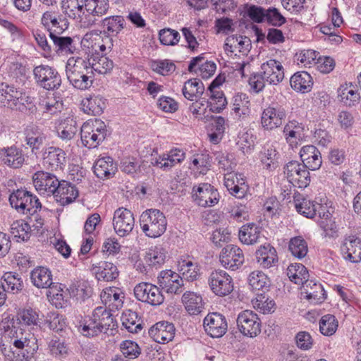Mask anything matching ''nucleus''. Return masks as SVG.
Listing matches in <instances>:
<instances>
[{"instance_id":"1","label":"nucleus","mask_w":361,"mask_h":361,"mask_svg":"<svg viewBox=\"0 0 361 361\" xmlns=\"http://www.w3.org/2000/svg\"><path fill=\"white\" fill-rule=\"evenodd\" d=\"M93 69L88 57H71L66 65L67 79L74 88L88 90L92 86L94 80Z\"/></svg>"},{"instance_id":"2","label":"nucleus","mask_w":361,"mask_h":361,"mask_svg":"<svg viewBox=\"0 0 361 361\" xmlns=\"http://www.w3.org/2000/svg\"><path fill=\"white\" fill-rule=\"evenodd\" d=\"M11 206L19 214L34 216L42 208L39 198L26 189L13 190L8 198Z\"/></svg>"},{"instance_id":"3","label":"nucleus","mask_w":361,"mask_h":361,"mask_svg":"<svg viewBox=\"0 0 361 361\" xmlns=\"http://www.w3.org/2000/svg\"><path fill=\"white\" fill-rule=\"evenodd\" d=\"M140 225L147 236L155 238L165 233L167 220L164 214L160 210L148 209L141 214Z\"/></svg>"},{"instance_id":"4","label":"nucleus","mask_w":361,"mask_h":361,"mask_svg":"<svg viewBox=\"0 0 361 361\" xmlns=\"http://www.w3.org/2000/svg\"><path fill=\"white\" fill-rule=\"evenodd\" d=\"M109 135L105 123L100 119H95L92 123H84L80 127L82 143L89 149L97 147Z\"/></svg>"},{"instance_id":"5","label":"nucleus","mask_w":361,"mask_h":361,"mask_svg":"<svg viewBox=\"0 0 361 361\" xmlns=\"http://www.w3.org/2000/svg\"><path fill=\"white\" fill-rule=\"evenodd\" d=\"M32 284L38 288H49L47 293L48 298L59 300L63 296L61 284L54 283L51 271L47 267H37L30 273Z\"/></svg>"},{"instance_id":"6","label":"nucleus","mask_w":361,"mask_h":361,"mask_svg":"<svg viewBox=\"0 0 361 361\" xmlns=\"http://www.w3.org/2000/svg\"><path fill=\"white\" fill-rule=\"evenodd\" d=\"M33 76L37 86L46 90H56L60 88L61 77L56 68L49 65L41 64L34 67Z\"/></svg>"},{"instance_id":"7","label":"nucleus","mask_w":361,"mask_h":361,"mask_svg":"<svg viewBox=\"0 0 361 361\" xmlns=\"http://www.w3.org/2000/svg\"><path fill=\"white\" fill-rule=\"evenodd\" d=\"M287 116V109L278 102H271L261 114V125L264 130H273L279 128Z\"/></svg>"},{"instance_id":"8","label":"nucleus","mask_w":361,"mask_h":361,"mask_svg":"<svg viewBox=\"0 0 361 361\" xmlns=\"http://www.w3.org/2000/svg\"><path fill=\"white\" fill-rule=\"evenodd\" d=\"M288 181L295 187L305 188L311 181L308 168L298 161H290L283 167Z\"/></svg>"},{"instance_id":"9","label":"nucleus","mask_w":361,"mask_h":361,"mask_svg":"<svg viewBox=\"0 0 361 361\" xmlns=\"http://www.w3.org/2000/svg\"><path fill=\"white\" fill-rule=\"evenodd\" d=\"M192 197L198 206L212 207L218 204L220 195L217 189L213 185L207 183H202L192 187Z\"/></svg>"},{"instance_id":"10","label":"nucleus","mask_w":361,"mask_h":361,"mask_svg":"<svg viewBox=\"0 0 361 361\" xmlns=\"http://www.w3.org/2000/svg\"><path fill=\"white\" fill-rule=\"evenodd\" d=\"M135 298L152 306H159L164 301V296L158 286L148 282H141L134 288Z\"/></svg>"},{"instance_id":"11","label":"nucleus","mask_w":361,"mask_h":361,"mask_svg":"<svg viewBox=\"0 0 361 361\" xmlns=\"http://www.w3.org/2000/svg\"><path fill=\"white\" fill-rule=\"evenodd\" d=\"M208 283L212 291L218 296L228 295L233 290L232 278L224 270L213 271L208 278Z\"/></svg>"},{"instance_id":"12","label":"nucleus","mask_w":361,"mask_h":361,"mask_svg":"<svg viewBox=\"0 0 361 361\" xmlns=\"http://www.w3.org/2000/svg\"><path fill=\"white\" fill-rule=\"evenodd\" d=\"M41 24L51 34H62L68 29V23L59 9H49L42 16Z\"/></svg>"},{"instance_id":"13","label":"nucleus","mask_w":361,"mask_h":361,"mask_svg":"<svg viewBox=\"0 0 361 361\" xmlns=\"http://www.w3.org/2000/svg\"><path fill=\"white\" fill-rule=\"evenodd\" d=\"M237 325L239 331L251 338L261 332V322L257 314L251 310H245L238 314Z\"/></svg>"},{"instance_id":"14","label":"nucleus","mask_w":361,"mask_h":361,"mask_svg":"<svg viewBox=\"0 0 361 361\" xmlns=\"http://www.w3.org/2000/svg\"><path fill=\"white\" fill-rule=\"evenodd\" d=\"M32 181L39 193L48 196L56 194L60 183L54 174L44 171L35 172L32 176Z\"/></svg>"},{"instance_id":"15","label":"nucleus","mask_w":361,"mask_h":361,"mask_svg":"<svg viewBox=\"0 0 361 361\" xmlns=\"http://www.w3.org/2000/svg\"><path fill=\"white\" fill-rule=\"evenodd\" d=\"M113 226L115 232L121 237L128 235L135 226L133 214L123 207L117 209L114 214Z\"/></svg>"},{"instance_id":"16","label":"nucleus","mask_w":361,"mask_h":361,"mask_svg":"<svg viewBox=\"0 0 361 361\" xmlns=\"http://www.w3.org/2000/svg\"><path fill=\"white\" fill-rule=\"evenodd\" d=\"M220 262L226 269L236 270L245 261L243 250L235 245H227L219 255Z\"/></svg>"},{"instance_id":"17","label":"nucleus","mask_w":361,"mask_h":361,"mask_svg":"<svg viewBox=\"0 0 361 361\" xmlns=\"http://www.w3.org/2000/svg\"><path fill=\"white\" fill-rule=\"evenodd\" d=\"M203 325L206 333L212 338H220L227 331L226 317L219 312L209 313L204 319Z\"/></svg>"},{"instance_id":"18","label":"nucleus","mask_w":361,"mask_h":361,"mask_svg":"<svg viewBox=\"0 0 361 361\" xmlns=\"http://www.w3.org/2000/svg\"><path fill=\"white\" fill-rule=\"evenodd\" d=\"M13 345L18 350L13 361H32L38 350L37 340L34 335L15 339Z\"/></svg>"},{"instance_id":"19","label":"nucleus","mask_w":361,"mask_h":361,"mask_svg":"<svg viewBox=\"0 0 361 361\" xmlns=\"http://www.w3.org/2000/svg\"><path fill=\"white\" fill-rule=\"evenodd\" d=\"M158 283L168 293L180 294L184 290L183 278L170 269L160 272L158 276Z\"/></svg>"},{"instance_id":"20","label":"nucleus","mask_w":361,"mask_h":361,"mask_svg":"<svg viewBox=\"0 0 361 361\" xmlns=\"http://www.w3.org/2000/svg\"><path fill=\"white\" fill-rule=\"evenodd\" d=\"M224 185L231 195L238 199L245 197L249 190L245 176L242 173L224 174Z\"/></svg>"},{"instance_id":"21","label":"nucleus","mask_w":361,"mask_h":361,"mask_svg":"<svg viewBox=\"0 0 361 361\" xmlns=\"http://www.w3.org/2000/svg\"><path fill=\"white\" fill-rule=\"evenodd\" d=\"M109 8V0H85V10L88 15L82 20L83 25L89 27L95 25L94 17L105 15Z\"/></svg>"},{"instance_id":"22","label":"nucleus","mask_w":361,"mask_h":361,"mask_svg":"<svg viewBox=\"0 0 361 361\" xmlns=\"http://www.w3.org/2000/svg\"><path fill=\"white\" fill-rule=\"evenodd\" d=\"M0 160L7 166L17 169L24 164L25 155L22 149L13 145L10 147H0Z\"/></svg>"},{"instance_id":"23","label":"nucleus","mask_w":361,"mask_h":361,"mask_svg":"<svg viewBox=\"0 0 361 361\" xmlns=\"http://www.w3.org/2000/svg\"><path fill=\"white\" fill-rule=\"evenodd\" d=\"M341 252L345 260L352 263L361 262V239L355 236L345 237L341 245Z\"/></svg>"},{"instance_id":"24","label":"nucleus","mask_w":361,"mask_h":361,"mask_svg":"<svg viewBox=\"0 0 361 361\" xmlns=\"http://www.w3.org/2000/svg\"><path fill=\"white\" fill-rule=\"evenodd\" d=\"M175 330L176 329L172 323L162 321L151 326L148 330V334L155 342L166 343L173 338Z\"/></svg>"},{"instance_id":"25","label":"nucleus","mask_w":361,"mask_h":361,"mask_svg":"<svg viewBox=\"0 0 361 361\" xmlns=\"http://www.w3.org/2000/svg\"><path fill=\"white\" fill-rule=\"evenodd\" d=\"M43 161L51 170H61L66 162V154L59 147L51 146L47 147L42 154Z\"/></svg>"},{"instance_id":"26","label":"nucleus","mask_w":361,"mask_h":361,"mask_svg":"<svg viewBox=\"0 0 361 361\" xmlns=\"http://www.w3.org/2000/svg\"><path fill=\"white\" fill-rule=\"evenodd\" d=\"M261 72L264 79L270 84L276 85L284 78L283 67L281 63L275 59H270L261 65Z\"/></svg>"},{"instance_id":"27","label":"nucleus","mask_w":361,"mask_h":361,"mask_svg":"<svg viewBox=\"0 0 361 361\" xmlns=\"http://www.w3.org/2000/svg\"><path fill=\"white\" fill-rule=\"evenodd\" d=\"M24 134L25 142L30 147L32 154L35 155L39 154L47 140L46 135L39 127L36 126L27 127L25 130Z\"/></svg>"},{"instance_id":"28","label":"nucleus","mask_w":361,"mask_h":361,"mask_svg":"<svg viewBox=\"0 0 361 361\" xmlns=\"http://www.w3.org/2000/svg\"><path fill=\"white\" fill-rule=\"evenodd\" d=\"M300 157L308 169L315 171L319 169L322 164V155L319 150L314 145L303 146L300 151Z\"/></svg>"},{"instance_id":"29","label":"nucleus","mask_w":361,"mask_h":361,"mask_svg":"<svg viewBox=\"0 0 361 361\" xmlns=\"http://www.w3.org/2000/svg\"><path fill=\"white\" fill-rule=\"evenodd\" d=\"M204 54H202L191 59L188 66V71L190 73L195 72L196 73L198 71L200 75L203 79H207L215 73L216 65L211 61H206L204 63H202L204 59Z\"/></svg>"},{"instance_id":"30","label":"nucleus","mask_w":361,"mask_h":361,"mask_svg":"<svg viewBox=\"0 0 361 361\" xmlns=\"http://www.w3.org/2000/svg\"><path fill=\"white\" fill-rule=\"evenodd\" d=\"M78 195V190L75 185L66 180H61L54 197L61 205H66L73 202Z\"/></svg>"},{"instance_id":"31","label":"nucleus","mask_w":361,"mask_h":361,"mask_svg":"<svg viewBox=\"0 0 361 361\" xmlns=\"http://www.w3.org/2000/svg\"><path fill=\"white\" fill-rule=\"evenodd\" d=\"M93 171L100 179H109L113 177L117 171V164L111 157L98 159L94 166Z\"/></svg>"},{"instance_id":"32","label":"nucleus","mask_w":361,"mask_h":361,"mask_svg":"<svg viewBox=\"0 0 361 361\" xmlns=\"http://www.w3.org/2000/svg\"><path fill=\"white\" fill-rule=\"evenodd\" d=\"M20 96L21 90L14 85L6 82L0 84V104L4 107L14 110Z\"/></svg>"},{"instance_id":"33","label":"nucleus","mask_w":361,"mask_h":361,"mask_svg":"<svg viewBox=\"0 0 361 361\" xmlns=\"http://www.w3.org/2000/svg\"><path fill=\"white\" fill-rule=\"evenodd\" d=\"M77 328L82 336L88 338L97 336L101 334L95 309L91 315L85 316L78 322Z\"/></svg>"},{"instance_id":"34","label":"nucleus","mask_w":361,"mask_h":361,"mask_svg":"<svg viewBox=\"0 0 361 361\" xmlns=\"http://www.w3.org/2000/svg\"><path fill=\"white\" fill-rule=\"evenodd\" d=\"M257 263L264 268H270L278 262L276 249L269 243L262 245L255 252Z\"/></svg>"},{"instance_id":"35","label":"nucleus","mask_w":361,"mask_h":361,"mask_svg":"<svg viewBox=\"0 0 361 361\" xmlns=\"http://www.w3.org/2000/svg\"><path fill=\"white\" fill-rule=\"evenodd\" d=\"M287 276L292 282L298 285L301 284L305 288H308L312 283V281L308 279V270L300 263L290 264L287 268Z\"/></svg>"},{"instance_id":"36","label":"nucleus","mask_w":361,"mask_h":361,"mask_svg":"<svg viewBox=\"0 0 361 361\" xmlns=\"http://www.w3.org/2000/svg\"><path fill=\"white\" fill-rule=\"evenodd\" d=\"M262 227L255 223H247L242 226L238 232L241 243L247 245L259 243L261 238Z\"/></svg>"},{"instance_id":"37","label":"nucleus","mask_w":361,"mask_h":361,"mask_svg":"<svg viewBox=\"0 0 361 361\" xmlns=\"http://www.w3.org/2000/svg\"><path fill=\"white\" fill-rule=\"evenodd\" d=\"M61 34H51L49 37L53 42V49L59 54H72L76 51L73 39L71 37H62Z\"/></svg>"},{"instance_id":"38","label":"nucleus","mask_w":361,"mask_h":361,"mask_svg":"<svg viewBox=\"0 0 361 361\" xmlns=\"http://www.w3.org/2000/svg\"><path fill=\"white\" fill-rule=\"evenodd\" d=\"M291 87L298 92L306 93L311 91L313 80L310 73L300 71L293 74L290 79Z\"/></svg>"},{"instance_id":"39","label":"nucleus","mask_w":361,"mask_h":361,"mask_svg":"<svg viewBox=\"0 0 361 361\" xmlns=\"http://www.w3.org/2000/svg\"><path fill=\"white\" fill-rule=\"evenodd\" d=\"M106 99L100 95H93L82 99L81 105L83 111L89 115H101L106 108Z\"/></svg>"},{"instance_id":"40","label":"nucleus","mask_w":361,"mask_h":361,"mask_svg":"<svg viewBox=\"0 0 361 361\" xmlns=\"http://www.w3.org/2000/svg\"><path fill=\"white\" fill-rule=\"evenodd\" d=\"M182 302L190 314L197 315L204 308L202 296L194 292L187 291L184 293L182 296Z\"/></svg>"},{"instance_id":"41","label":"nucleus","mask_w":361,"mask_h":361,"mask_svg":"<svg viewBox=\"0 0 361 361\" xmlns=\"http://www.w3.org/2000/svg\"><path fill=\"white\" fill-rule=\"evenodd\" d=\"M126 20L122 16H111L101 21L104 32L111 36H117L126 27Z\"/></svg>"},{"instance_id":"42","label":"nucleus","mask_w":361,"mask_h":361,"mask_svg":"<svg viewBox=\"0 0 361 361\" xmlns=\"http://www.w3.org/2000/svg\"><path fill=\"white\" fill-rule=\"evenodd\" d=\"M259 157L264 168L267 170L271 171L279 166V154L272 145H264Z\"/></svg>"},{"instance_id":"43","label":"nucleus","mask_w":361,"mask_h":361,"mask_svg":"<svg viewBox=\"0 0 361 361\" xmlns=\"http://www.w3.org/2000/svg\"><path fill=\"white\" fill-rule=\"evenodd\" d=\"M79 128L78 123L73 118H66L56 128L59 137L66 142L71 140L76 135Z\"/></svg>"},{"instance_id":"44","label":"nucleus","mask_w":361,"mask_h":361,"mask_svg":"<svg viewBox=\"0 0 361 361\" xmlns=\"http://www.w3.org/2000/svg\"><path fill=\"white\" fill-rule=\"evenodd\" d=\"M95 314L101 334H107L109 329H114L117 326V322L110 310L104 307H97L95 308Z\"/></svg>"},{"instance_id":"45","label":"nucleus","mask_w":361,"mask_h":361,"mask_svg":"<svg viewBox=\"0 0 361 361\" xmlns=\"http://www.w3.org/2000/svg\"><path fill=\"white\" fill-rule=\"evenodd\" d=\"M204 91L203 82L197 78L190 79L186 81L182 89L184 97L190 101H193L201 97Z\"/></svg>"},{"instance_id":"46","label":"nucleus","mask_w":361,"mask_h":361,"mask_svg":"<svg viewBox=\"0 0 361 361\" xmlns=\"http://www.w3.org/2000/svg\"><path fill=\"white\" fill-rule=\"evenodd\" d=\"M247 281L253 291L259 290L264 293L269 290V279L261 271L257 270L251 272L247 278Z\"/></svg>"},{"instance_id":"47","label":"nucleus","mask_w":361,"mask_h":361,"mask_svg":"<svg viewBox=\"0 0 361 361\" xmlns=\"http://www.w3.org/2000/svg\"><path fill=\"white\" fill-rule=\"evenodd\" d=\"M1 284L4 286L6 292L13 293L20 291L23 288V281L21 276L16 272H6L1 279Z\"/></svg>"},{"instance_id":"48","label":"nucleus","mask_w":361,"mask_h":361,"mask_svg":"<svg viewBox=\"0 0 361 361\" xmlns=\"http://www.w3.org/2000/svg\"><path fill=\"white\" fill-rule=\"evenodd\" d=\"M123 326L130 333H137L143 329L142 322H140L137 312L127 310L122 314Z\"/></svg>"},{"instance_id":"49","label":"nucleus","mask_w":361,"mask_h":361,"mask_svg":"<svg viewBox=\"0 0 361 361\" xmlns=\"http://www.w3.org/2000/svg\"><path fill=\"white\" fill-rule=\"evenodd\" d=\"M179 267L183 277L188 281L197 280L200 274V267L190 259H183L179 262Z\"/></svg>"},{"instance_id":"50","label":"nucleus","mask_w":361,"mask_h":361,"mask_svg":"<svg viewBox=\"0 0 361 361\" xmlns=\"http://www.w3.org/2000/svg\"><path fill=\"white\" fill-rule=\"evenodd\" d=\"M295 207L298 213L304 216L312 219L316 216V203L306 197L301 199L294 197Z\"/></svg>"},{"instance_id":"51","label":"nucleus","mask_w":361,"mask_h":361,"mask_svg":"<svg viewBox=\"0 0 361 361\" xmlns=\"http://www.w3.org/2000/svg\"><path fill=\"white\" fill-rule=\"evenodd\" d=\"M288 249L293 256L302 259L308 252L307 243L302 236L293 237L289 241Z\"/></svg>"},{"instance_id":"52","label":"nucleus","mask_w":361,"mask_h":361,"mask_svg":"<svg viewBox=\"0 0 361 361\" xmlns=\"http://www.w3.org/2000/svg\"><path fill=\"white\" fill-rule=\"evenodd\" d=\"M17 102L18 104L14 110L26 114H34L37 112V108L35 104V99L22 91L21 96L19 97Z\"/></svg>"},{"instance_id":"53","label":"nucleus","mask_w":361,"mask_h":361,"mask_svg":"<svg viewBox=\"0 0 361 361\" xmlns=\"http://www.w3.org/2000/svg\"><path fill=\"white\" fill-rule=\"evenodd\" d=\"M210 102H207L209 111L214 113H220L227 105V100L224 93L221 91L209 92Z\"/></svg>"},{"instance_id":"54","label":"nucleus","mask_w":361,"mask_h":361,"mask_svg":"<svg viewBox=\"0 0 361 361\" xmlns=\"http://www.w3.org/2000/svg\"><path fill=\"white\" fill-rule=\"evenodd\" d=\"M338 326L336 317L333 314H325L319 321V331L324 336H331L335 334Z\"/></svg>"},{"instance_id":"55","label":"nucleus","mask_w":361,"mask_h":361,"mask_svg":"<svg viewBox=\"0 0 361 361\" xmlns=\"http://www.w3.org/2000/svg\"><path fill=\"white\" fill-rule=\"evenodd\" d=\"M166 259V251L161 246L151 247L146 255V261L152 267H159Z\"/></svg>"},{"instance_id":"56","label":"nucleus","mask_w":361,"mask_h":361,"mask_svg":"<svg viewBox=\"0 0 361 361\" xmlns=\"http://www.w3.org/2000/svg\"><path fill=\"white\" fill-rule=\"evenodd\" d=\"M11 233L15 238L22 240L23 241L27 240L30 236V226L24 220H17L11 224Z\"/></svg>"},{"instance_id":"57","label":"nucleus","mask_w":361,"mask_h":361,"mask_svg":"<svg viewBox=\"0 0 361 361\" xmlns=\"http://www.w3.org/2000/svg\"><path fill=\"white\" fill-rule=\"evenodd\" d=\"M159 39L163 45H176L180 39L179 32L171 28H164L159 32Z\"/></svg>"},{"instance_id":"58","label":"nucleus","mask_w":361,"mask_h":361,"mask_svg":"<svg viewBox=\"0 0 361 361\" xmlns=\"http://www.w3.org/2000/svg\"><path fill=\"white\" fill-rule=\"evenodd\" d=\"M99 268L101 271L97 274L106 281H111L118 276L117 267L111 262H101Z\"/></svg>"},{"instance_id":"59","label":"nucleus","mask_w":361,"mask_h":361,"mask_svg":"<svg viewBox=\"0 0 361 361\" xmlns=\"http://www.w3.org/2000/svg\"><path fill=\"white\" fill-rule=\"evenodd\" d=\"M320 228L323 231L322 235L325 238L336 239L339 235L338 227L334 218L327 220H320L319 222Z\"/></svg>"},{"instance_id":"60","label":"nucleus","mask_w":361,"mask_h":361,"mask_svg":"<svg viewBox=\"0 0 361 361\" xmlns=\"http://www.w3.org/2000/svg\"><path fill=\"white\" fill-rule=\"evenodd\" d=\"M32 35L43 55L44 56H50L52 52V47L48 42L46 33L39 29H36L32 31Z\"/></svg>"},{"instance_id":"61","label":"nucleus","mask_w":361,"mask_h":361,"mask_svg":"<svg viewBox=\"0 0 361 361\" xmlns=\"http://www.w3.org/2000/svg\"><path fill=\"white\" fill-rule=\"evenodd\" d=\"M120 348L124 357L135 359L141 353V349L138 344L130 340L123 341L121 343Z\"/></svg>"},{"instance_id":"62","label":"nucleus","mask_w":361,"mask_h":361,"mask_svg":"<svg viewBox=\"0 0 361 361\" xmlns=\"http://www.w3.org/2000/svg\"><path fill=\"white\" fill-rule=\"evenodd\" d=\"M18 321L16 324L20 323L27 325H38V314L33 309H25L18 314Z\"/></svg>"},{"instance_id":"63","label":"nucleus","mask_w":361,"mask_h":361,"mask_svg":"<svg viewBox=\"0 0 361 361\" xmlns=\"http://www.w3.org/2000/svg\"><path fill=\"white\" fill-rule=\"evenodd\" d=\"M166 161L163 164V166L167 168L168 171L178 164L181 163L185 159V153L179 149H171L168 154H164Z\"/></svg>"},{"instance_id":"64","label":"nucleus","mask_w":361,"mask_h":361,"mask_svg":"<svg viewBox=\"0 0 361 361\" xmlns=\"http://www.w3.org/2000/svg\"><path fill=\"white\" fill-rule=\"evenodd\" d=\"M152 68L154 71L162 75H167L176 70V65L170 60H159L152 63Z\"/></svg>"}]
</instances>
